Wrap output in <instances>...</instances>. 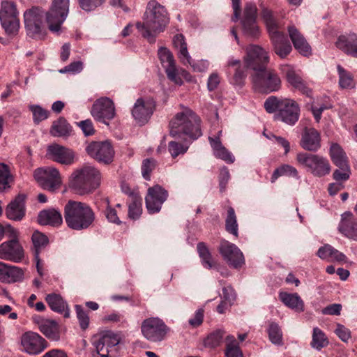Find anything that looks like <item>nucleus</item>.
Instances as JSON below:
<instances>
[{
  "label": "nucleus",
  "mask_w": 357,
  "mask_h": 357,
  "mask_svg": "<svg viewBox=\"0 0 357 357\" xmlns=\"http://www.w3.org/2000/svg\"><path fill=\"white\" fill-rule=\"evenodd\" d=\"M168 22L166 8L155 0H151L147 3L143 22H137L136 27L144 38L153 43L157 35L164 31Z\"/></svg>",
  "instance_id": "f257e3e1"
},
{
  "label": "nucleus",
  "mask_w": 357,
  "mask_h": 357,
  "mask_svg": "<svg viewBox=\"0 0 357 357\" xmlns=\"http://www.w3.org/2000/svg\"><path fill=\"white\" fill-rule=\"evenodd\" d=\"M200 119L189 108L177 113L169 123L170 135L175 138L197 139L202 135Z\"/></svg>",
  "instance_id": "f03ea898"
},
{
  "label": "nucleus",
  "mask_w": 357,
  "mask_h": 357,
  "mask_svg": "<svg viewBox=\"0 0 357 357\" xmlns=\"http://www.w3.org/2000/svg\"><path fill=\"white\" fill-rule=\"evenodd\" d=\"M101 173L96 167L84 165L75 169L69 177V188L79 195L94 192L101 184Z\"/></svg>",
  "instance_id": "7ed1b4c3"
},
{
  "label": "nucleus",
  "mask_w": 357,
  "mask_h": 357,
  "mask_svg": "<svg viewBox=\"0 0 357 357\" xmlns=\"http://www.w3.org/2000/svg\"><path fill=\"white\" fill-rule=\"evenodd\" d=\"M64 218L70 229L83 230L93 224L95 213L87 204L69 200L64 207Z\"/></svg>",
  "instance_id": "20e7f679"
},
{
  "label": "nucleus",
  "mask_w": 357,
  "mask_h": 357,
  "mask_svg": "<svg viewBox=\"0 0 357 357\" xmlns=\"http://www.w3.org/2000/svg\"><path fill=\"white\" fill-rule=\"evenodd\" d=\"M298 163L317 177H323L331 172L329 161L324 157L307 153H299L296 155Z\"/></svg>",
  "instance_id": "39448f33"
},
{
  "label": "nucleus",
  "mask_w": 357,
  "mask_h": 357,
  "mask_svg": "<svg viewBox=\"0 0 357 357\" xmlns=\"http://www.w3.org/2000/svg\"><path fill=\"white\" fill-rule=\"evenodd\" d=\"M253 88L263 93L278 91L281 88V79L273 70H263L255 73L251 77Z\"/></svg>",
  "instance_id": "423d86ee"
},
{
  "label": "nucleus",
  "mask_w": 357,
  "mask_h": 357,
  "mask_svg": "<svg viewBox=\"0 0 357 357\" xmlns=\"http://www.w3.org/2000/svg\"><path fill=\"white\" fill-rule=\"evenodd\" d=\"M169 331V328L165 321L159 317L145 319L141 324V332L143 336L151 342L164 340Z\"/></svg>",
  "instance_id": "0eeeda50"
},
{
  "label": "nucleus",
  "mask_w": 357,
  "mask_h": 357,
  "mask_svg": "<svg viewBox=\"0 0 357 357\" xmlns=\"http://www.w3.org/2000/svg\"><path fill=\"white\" fill-rule=\"evenodd\" d=\"M243 61L246 67L255 73L265 70L269 63L268 52L262 47L250 44L245 49Z\"/></svg>",
  "instance_id": "6e6552de"
},
{
  "label": "nucleus",
  "mask_w": 357,
  "mask_h": 357,
  "mask_svg": "<svg viewBox=\"0 0 357 357\" xmlns=\"http://www.w3.org/2000/svg\"><path fill=\"white\" fill-rule=\"evenodd\" d=\"M120 337L112 331H105L101 333L93 345L100 357H116L119 351Z\"/></svg>",
  "instance_id": "1a4fd4ad"
},
{
  "label": "nucleus",
  "mask_w": 357,
  "mask_h": 357,
  "mask_svg": "<svg viewBox=\"0 0 357 357\" xmlns=\"http://www.w3.org/2000/svg\"><path fill=\"white\" fill-rule=\"evenodd\" d=\"M69 0H53L52 6L46 13L49 29L58 32L65 21L69 10Z\"/></svg>",
  "instance_id": "9d476101"
},
{
  "label": "nucleus",
  "mask_w": 357,
  "mask_h": 357,
  "mask_svg": "<svg viewBox=\"0 0 357 357\" xmlns=\"http://www.w3.org/2000/svg\"><path fill=\"white\" fill-rule=\"evenodd\" d=\"M44 11L39 7H32L24 13V26L27 35L41 38L43 33Z\"/></svg>",
  "instance_id": "9b49d317"
},
{
  "label": "nucleus",
  "mask_w": 357,
  "mask_h": 357,
  "mask_svg": "<svg viewBox=\"0 0 357 357\" xmlns=\"http://www.w3.org/2000/svg\"><path fill=\"white\" fill-rule=\"evenodd\" d=\"M33 176L43 189L51 192L57 190L61 184L60 173L53 167L38 168L34 171Z\"/></svg>",
  "instance_id": "f8f14e48"
},
{
  "label": "nucleus",
  "mask_w": 357,
  "mask_h": 357,
  "mask_svg": "<svg viewBox=\"0 0 357 357\" xmlns=\"http://www.w3.org/2000/svg\"><path fill=\"white\" fill-rule=\"evenodd\" d=\"M88 155L100 163L110 164L114 157V148L109 141L92 142L86 147Z\"/></svg>",
  "instance_id": "ddd939ff"
},
{
  "label": "nucleus",
  "mask_w": 357,
  "mask_h": 357,
  "mask_svg": "<svg viewBox=\"0 0 357 357\" xmlns=\"http://www.w3.org/2000/svg\"><path fill=\"white\" fill-rule=\"evenodd\" d=\"M15 4L10 1L1 3L0 20L3 28L8 34H15L20 29V20L17 17Z\"/></svg>",
  "instance_id": "4468645a"
},
{
  "label": "nucleus",
  "mask_w": 357,
  "mask_h": 357,
  "mask_svg": "<svg viewBox=\"0 0 357 357\" xmlns=\"http://www.w3.org/2000/svg\"><path fill=\"white\" fill-rule=\"evenodd\" d=\"M257 7L252 3L245 4L243 17L241 20L242 31L244 36L252 39L259 38L261 32L256 22Z\"/></svg>",
  "instance_id": "2eb2a0df"
},
{
  "label": "nucleus",
  "mask_w": 357,
  "mask_h": 357,
  "mask_svg": "<svg viewBox=\"0 0 357 357\" xmlns=\"http://www.w3.org/2000/svg\"><path fill=\"white\" fill-rule=\"evenodd\" d=\"M115 114L114 103L107 97L97 99L91 109V114L96 121L107 125L109 124L107 121L113 119Z\"/></svg>",
  "instance_id": "dca6fc26"
},
{
  "label": "nucleus",
  "mask_w": 357,
  "mask_h": 357,
  "mask_svg": "<svg viewBox=\"0 0 357 357\" xmlns=\"http://www.w3.org/2000/svg\"><path fill=\"white\" fill-rule=\"evenodd\" d=\"M168 197V192L159 185L150 187L145 197L146 207L149 213H158Z\"/></svg>",
  "instance_id": "f3484780"
},
{
  "label": "nucleus",
  "mask_w": 357,
  "mask_h": 357,
  "mask_svg": "<svg viewBox=\"0 0 357 357\" xmlns=\"http://www.w3.org/2000/svg\"><path fill=\"white\" fill-rule=\"evenodd\" d=\"M218 250L223 259L233 268H240L245 264L241 251L236 245L228 241L222 240Z\"/></svg>",
  "instance_id": "a211bd4d"
},
{
  "label": "nucleus",
  "mask_w": 357,
  "mask_h": 357,
  "mask_svg": "<svg viewBox=\"0 0 357 357\" xmlns=\"http://www.w3.org/2000/svg\"><path fill=\"white\" fill-rule=\"evenodd\" d=\"M158 54L167 78L177 85H182L183 82L179 77L178 69L172 53L166 47H160Z\"/></svg>",
  "instance_id": "6ab92c4d"
},
{
  "label": "nucleus",
  "mask_w": 357,
  "mask_h": 357,
  "mask_svg": "<svg viewBox=\"0 0 357 357\" xmlns=\"http://www.w3.org/2000/svg\"><path fill=\"white\" fill-rule=\"evenodd\" d=\"M24 258V250L19 241H6L0 245V259L19 263Z\"/></svg>",
  "instance_id": "aec40b11"
},
{
  "label": "nucleus",
  "mask_w": 357,
  "mask_h": 357,
  "mask_svg": "<svg viewBox=\"0 0 357 357\" xmlns=\"http://www.w3.org/2000/svg\"><path fill=\"white\" fill-rule=\"evenodd\" d=\"M23 349L28 354L36 355L41 353L47 347V342L38 333L26 332L21 337Z\"/></svg>",
  "instance_id": "412c9836"
},
{
  "label": "nucleus",
  "mask_w": 357,
  "mask_h": 357,
  "mask_svg": "<svg viewBox=\"0 0 357 357\" xmlns=\"http://www.w3.org/2000/svg\"><path fill=\"white\" fill-rule=\"evenodd\" d=\"M47 151L52 160L62 165H70L76 159V154L73 150L57 144L48 146Z\"/></svg>",
  "instance_id": "4be33fe9"
},
{
  "label": "nucleus",
  "mask_w": 357,
  "mask_h": 357,
  "mask_svg": "<svg viewBox=\"0 0 357 357\" xmlns=\"http://www.w3.org/2000/svg\"><path fill=\"white\" fill-rule=\"evenodd\" d=\"M155 109L154 102L151 100L139 98L132 110V115L137 123L144 125L148 122Z\"/></svg>",
  "instance_id": "5701e85b"
},
{
  "label": "nucleus",
  "mask_w": 357,
  "mask_h": 357,
  "mask_svg": "<svg viewBox=\"0 0 357 357\" xmlns=\"http://www.w3.org/2000/svg\"><path fill=\"white\" fill-rule=\"evenodd\" d=\"M300 108L296 101L291 99L284 98V103L279 112L277 114V118L289 125H294L299 119Z\"/></svg>",
  "instance_id": "b1692460"
},
{
  "label": "nucleus",
  "mask_w": 357,
  "mask_h": 357,
  "mask_svg": "<svg viewBox=\"0 0 357 357\" xmlns=\"http://www.w3.org/2000/svg\"><path fill=\"white\" fill-rule=\"evenodd\" d=\"M26 200L25 194L17 195L6 206V217L11 220L21 221L26 215Z\"/></svg>",
  "instance_id": "393cba45"
},
{
  "label": "nucleus",
  "mask_w": 357,
  "mask_h": 357,
  "mask_svg": "<svg viewBox=\"0 0 357 357\" xmlns=\"http://www.w3.org/2000/svg\"><path fill=\"white\" fill-rule=\"evenodd\" d=\"M245 64L243 65L239 59L231 58L227 66V73L229 75L233 73L229 78V82L235 86H243L247 77Z\"/></svg>",
  "instance_id": "a878e982"
},
{
  "label": "nucleus",
  "mask_w": 357,
  "mask_h": 357,
  "mask_svg": "<svg viewBox=\"0 0 357 357\" xmlns=\"http://www.w3.org/2000/svg\"><path fill=\"white\" fill-rule=\"evenodd\" d=\"M338 231L346 238L357 241V218L350 211L343 213Z\"/></svg>",
  "instance_id": "bb28decb"
},
{
  "label": "nucleus",
  "mask_w": 357,
  "mask_h": 357,
  "mask_svg": "<svg viewBox=\"0 0 357 357\" xmlns=\"http://www.w3.org/2000/svg\"><path fill=\"white\" fill-rule=\"evenodd\" d=\"M274 52L284 59L291 52L292 47L284 34L280 31L269 35Z\"/></svg>",
  "instance_id": "cd10ccee"
},
{
  "label": "nucleus",
  "mask_w": 357,
  "mask_h": 357,
  "mask_svg": "<svg viewBox=\"0 0 357 357\" xmlns=\"http://www.w3.org/2000/svg\"><path fill=\"white\" fill-rule=\"evenodd\" d=\"M285 77L288 83L296 89L300 91L302 93L307 96L312 94L311 89L307 86L305 82L296 73L292 66H287L282 69Z\"/></svg>",
  "instance_id": "c85d7f7f"
},
{
  "label": "nucleus",
  "mask_w": 357,
  "mask_h": 357,
  "mask_svg": "<svg viewBox=\"0 0 357 357\" xmlns=\"http://www.w3.org/2000/svg\"><path fill=\"white\" fill-rule=\"evenodd\" d=\"M319 132L313 128H305L302 135L301 146L309 151H317L321 146Z\"/></svg>",
  "instance_id": "c756f323"
},
{
  "label": "nucleus",
  "mask_w": 357,
  "mask_h": 357,
  "mask_svg": "<svg viewBox=\"0 0 357 357\" xmlns=\"http://www.w3.org/2000/svg\"><path fill=\"white\" fill-rule=\"evenodd\" d=\"M289 38L295 49L302 55L311 54V47L303 34L294 26H288Z\"/></svg>",
  "instance_id": "7c9ffc66"
},
{
  "label": "nucleus",
  "mask_w": 357,
  "mask_h": 357,
  "mask_svg": "<svg viewBox=\"0 0 357 357\" xmlns=\"http://www.w3.org/2000/svg\"><path fill=\"white\" fill-rule=\"evenodd\" d=\"M24 271L15 266L8 265L0 261V281L11 283L20 281L23 279Z\"/></svg>",
  "instance_id": "2f4dec72"
},
{
  "label": "nucleus",
  "mask_w": 357,
  "mask_h": 357,
  "mask_svg": "<svg viewBox=\"0 0 357 357\" xmlns=\"http://www.w3.org/2000/svg\"><path fill=\"white\" fill-rule=\"evenodd\" d=\"M336 46L347 55L357 58V34L354 33L339 36Z\"/></svg>",
  "instance_id": "473e14b6"
},
{
  "label": "nucleus",
  "mask_w": 357,
  "mask_h": 357,
  "mask_svg": "<svg viewBox=\"0 0 357 357\" xmlns=\"http://www.w3.org/2000/svg\"><path fill=\"white\" fill-rule=\"evenodd\" d=\"M38 222L40 225L58 227L63 222L61 214L54 208L41 211L38 215Z\"/></svg>",
  "instance_id": "72a5a7b5"
},
{
  "label": "nucleus",
  "mask_w": 357,
  "mask_h": 357,
  "mask_svg": "<svg viewBox=\"0 0 357 357\" xmlns=\"http://www.w3.org/2000/svg\"><path fill=\"white\" fill-rule=\"evenodd\" d=\"M45 301L49 307L54 312L63 314L65 318H68L70 317V310L68 305L59 294H47L45 298Z\"/></svg>",
  "instance_id": "f704fd0d"
},
{
  "label": "nucleus",
  "mask_w": 357,
  "mask_h": 357,
  "mask_svg": "<svg viewBox=\"0 0 357 357\" xmlns=\"http://www.w3.org/2000/svg\"><path fill=\"white\" fill-rule=\"evenodd\" d=\"M279 298L286 306L296 312L304 311V303L297 293L280 292Z\"/></svg>",
  "instance_id": "c9c22d12"
},
{
  "label": "nucleus",
  "mask_w": 357,
  "mask_h": 357,
  "mask_svg": "<svg viewBox=\"0 0 357 357\" xmlns=\"http://www.w3.org/2000/svg\"><path fill=\"white\" fill-rule=\"evenodd\" d=\"M123 191L129 195L131 199L130 203L128 204V217L132 220L138 219L142 213V197L137 192H128L126 190H123Z\"/></svg>",
  "instance_id": "e433bc0d"
},
{
  "label": "nucleus",
  "mask_w": 357,
  "mask_h": 357,
  "mask_svg": "<svg viewBox=\"0 0 357 357\" xmlns=\"http://www.w3.org/2000/svg\"><path fill=\"white\" fill-rule=\"evenodd\" d=\"M330 156L333 164L337 167H350L346 153L337 144H333L331 145Z\"/></svg>",
  "instance_id": "4c0bfd02"
},
{
  "label": "nucleus",
  "mask_w": 357,
  "mask_h": 357,
  "mask_svg": "<svg viewBox=\"0 0 357 357\" xmlns=\"http://www.w3.org/2000/svg\"><path fill=\"white\" fill-rule=\"evenodd\" d=\"M40 332L48 339L56 341L59 339V330L57 323L53 320H45L39 326Z\"/></svg>",
  "instance_id": "58836bf2"
},
{
  "label": "nucleus",
  "mask_w": 357,
  "mask_h": 357,
  "mask_svg": "<svg viewBox=\"0 0 357 357\" xmlns=\"http://www.w3.org/2000/svg\"><path fill=\"white\" fill-rule=\"evenodd\" d=\"M71 132V126L63 117H60L57 121H54L50 130V133L54 137L69 136Z\"/></svg>",
  "instance_id": "ea45409f"
},
{
  "label": "nucleus",
  "mask_w": 357,
  "mask_h": 357,
  "mask_svg": "<svg viewBox=\"0 0 357 357\" xmlns=\"http://www.w3.org/2000/svg\"><path fill=\"white\" fill-rule=\"evenodd\" d=\"M329 344V341L324 333L318 327L313 328L312 339L310 343L312 348L320 351L321 349L327 347Z\"/></svg>",
  "instance_id": "a19ab883"
},
{
  "label": "nucleus",
  "mask_w": 357,
  "mask_h": 357,
  "mask_svg": "<svg viewBox=\"0 0 357 357\" xmlns=\"http://www.w3.org/2000/svg\"><path fill=\"white\" fill-rule=\"evenodd\" d=\"M33 254H40L49 243L47 236L39 231H35L31 236Z\"/></svg>",
  "instance_id": "79ce46f5"
},
{
  "label": "nucleus",
  "mask_w": 357,
  "mask_h": 357,
  "mask_svg": "<svg viewBox=\"0 0 357 357\" xmlns=\"http://www.w3.org/2000/svg\"><path fill=\"white\" fill-rule=\"evenodd\" d=\"M339 75V84L342 89H353L355 87L356 82L353 75L340 65L337 67Z\"/></svg>",
  "instance_id": "37998d69"
},
{
  "label": "nucleus",
  "mask_w": 357,
  "mask_h": 357,
  "mask_svg": "<svg viewBox=\"0 0 357 357\" xmlns=\"http://www.w3.org/2000/svg\"><path fill=\"white\" fill-rule=\"evenodd\" d=\"M225 356L227 357H243L238 343L233 335L227 336Z\"/></svg>",
  "instance_id": "c03bdc74"
},
{
  "label": "nucleus",
  "mask_w": 357,
  "mask_h": 357,
  "mask_svg": "<svg viewBox=\"0 0 357 357\" xmlns=\"http://www.w3.org/2000/svg\"><path fill=\"white\" fill-rule=\"evenodd\" d=\"M225 229L226 231L236 237L238 236V223L237 218L234 211V209L229 206L227 208V217L225 219Z\"/></svg>",
  "instance_id": "a18cd8bd"
},
{
  "label": "nucleus",
  "mask_w": 357,
  "mask_h": 357,
  "mask_svg": "<svg viewBox=\"0 0 357 357\" xmlns=\"http://www.w3.org/2000/svg\"><path fill=\"white\" fill-rule=\"evenodd\" d=\"M287 176L294 178H298L297 169L289 165H282L277 168L271 176V183H274L280 176Z\"/></svg>",
  "instance_id": "49530a36"
},
{
  "label": "nucleus",
  "mask_w": 357,
  "mask_h": 357,
  "mask_svg": "<svg viewBox=\"0 0 357 357\" xmlns=\"http://www.w3.org/2000/svg\"><path fill=\"white\" fill-rule=\"evenodd\" d=\"M261 17L266 24L269 35L279 31L278 24L271 10L264 8L261 10Z\"/></svg>",
  "instance_id": "de8ad7c7"
},
{
  "label": "nucleus",
  "mask_w": 357,
  "mask_h": 357,
  "mask_svg": "<svg viewBox=\"0 0 357 357\" xmlns=\"http://www.w3.org/2000/svg\"><path fill=\"white\" fill-rule=\"evenodd\" d=\"M197 248L199 255L202 259L203 266L208 268H212V256L206 244L203 242H200L197 244Z\"/></svg>",
  "instance_id": "09e8293b"
},
{
  "label": "nucleus",
  "mask_w": 357,
  "mask_h": 357,
  "mask_svg": "<svg viewBox=\"0 0 357 357\" xmlns=\"http://www.w3.org/2000/svg\"><path fill=\"white\" fill-rule=\"evenodd\" d=\"M11 181L12 176L9 167L4 163H0V190L9 188V183Z\"/></svg>",
  "instance_id": "8fccbe9b"
},
{
  "label": "nucleus",
  "mask_w": 357,
  "mask_h": 357,
  "mask_svg": "<svg viewBox=\"0 0 357 357\" xmlns=\"http://www.w3.org/2000/svg\"><path fill=\"white\" fill-rule=\"evenodd\" d=\"M224 331L221 330L215 331L209 334L204 340L205 347L215 348L218 347L223 339Z\"/></svg>",
  "instance_id": "3c124183"
},
{
  "label": "nucleus",
  "mask_w": 357,
  "mask_h": 357,
  "mask_svg": "<svg viewBox=\"0 0 357 357\" xmlns=\"http://www.w3.org/2000/svg\"><path fill=\"white\" fill-rule=\"evenodd\" d=\"M269 340L273 344H282V333L279 326L275 323H271L268 329Z\"/></svg>",
  "instance_id": "603ef678"
},
{
  "label": "nucleus",
  "mask_w": 357,
  "mask_h": 357,
  "mask_svg": "<svg viewBox=\"0 0 357 357\" xmlns=\"http://www.w3.org/2000/svg\"><path fill=\"white\" fill-rule=\"evenodd\" d=\"M282 103H284V99L278 98L276 96H270L264 102V108L268 113L275 112H279Z\"/></svg>",
  "instance_id": "864d4df0"
},
{
  "label": "nucleus",
  "mask_w": 357,
  "mask_h": 357,
  "mask_svg": "<svg viewBox=\"0 0 357 357\" xmlns=\"http://www.w3.org/2000/svg\"><path fill=\"white\" fill-rule=\"evenodd\" d=\"M157 162L153 158H146L142 161V174L144 179L149 181L151 179V174L155 169Z\"/></svg>",
  "instance_id": "5fc2aeb1"
},
{
  "label": "nucleus",
  "mask_w": 357,
  "mask_h": 357,
  "mask_svg": "<svg viewBox=\"0 0 357 357\" xmlns=\"http://www.w3.org/2000/svg\"><path fill=\"white\" fill-rule=\"evenodd\" d=\"M29 109L33 113V121L36 124L48 118L49 112L39 105H31Z\"/></svg>",
  "instance_id": "6e6d98bb"
},
{
  "label": "nucleus",
  "mask_w": 357,
  "mask_h": 357,
  "mask_svg": "<svg viewBox=\"0 0 357 357\" xmlns=\"http://www.w3.org/2000/svg\"><path fill=\"white\" fill-rule=\"evenodd\" d=\"M75 307L79 326L84 331L89 325V317L81 305H76Z\"/></svg>",
  "instance_id": "4d7b16f0"
},
{
  "label": "nucleus",
  "mask_w": 357,
  "mask_h": 357,
  "mask_svg": "<svg viewBox=\"0 0 357 357\" xmlns=\"http://www.w3.org/2000/svg\"><path fill=\"white\" fill-rule=\"evenodd\" d=\"M188 149V146L187 145L175 141H171L168 144L169 151L173 158H176L180 154H184Z\"/></svg>",
  "instance_id": "13d9d810"
},
{
  "label": "nucleus",
  "mask_w": 357,
  "mask_h": 357,
  "mask_svg": "<svg viewBox=\"0 0 357 357\" xmlns=\"http://www.w3.org/2000/svg\"><path fill=\"white\" fill-rule=\"evenodd\" d=\"M105 202L107 204L105 215L107 220L116 225H121V221L117 215V211L115 208L110 206L109 199L105 198Z\"/></svg>",
  "instance_id": "bf43d9fd"
},
{
  "label": "nucleus",
  "mask_w": 357,
  "mask_h": 357,
  "mask_svg": "<svg viewBox=\"0 0 357 357\" xmlns=\"http://www.w3.org/2000/svg\"><path fill=\"white\" fill-rule=\"evenodd\" d=\"M351 175L350 167H338L335 169L333 174V178L334 180L338 182H343L347 181Z\"/></svg>",
  "instance_id": "052dcab7"
},
{
  "label": "nucleus",
  "mask_w": 357,
  "mask_h": 357,
  "mask_svg": "<svg viewBox=\"0 0 357 357\" xmlns=\"http://www.w3.org/2000/svg\"><path fill=\"white\" fill-rule=\"evenodd\" d=\"M105 1V0H78L79 7L87 12L95 10Z\"/></svg>",
  "instance_id": "680f3d73"
},
{
  "label": "nucleus",
  "mask_w": 357,
  "mask_h": 357,
  "mask_svg": "<svg viewBox=\"0 0 357 357\" xmlns=\"http://www.w3.org/2000/svg\"><path fill=\"white\" fill-rule=\"evenodd\" d=\"M331 107V105L329 103H322L320 105H316L315 104H312L310 107V109L313 114V116L317 122H319L322 112L328 109Z\"/></svg>",
  "instance_id": "e2e57ef3"
},
{
  "label": "nucleus",
  "mask_w": 357,
  "mask_h": 357,
  "mask_svg": "<svg viewBox=\"0 0 357 357\" xmlns=\"http://www.w3.org/2000/svg\"><path fill=\"white\" fill-rule=\"evenodd\" d=\"M214 155L216 158H220L227 163H233L235 160L234 157L225 146H222L214 151Z\"/></svg>",
  "instance_id": "0e129e2a"
},
{
  "label": "nucleus",
  "mask_w": 357,
  "mask_h": 357,
  "mask_svg": "<svg viewBox=\"0 0 357 357\" xmlns=\"http://www.w3.org/2000/svg\"><path fill=\"white\" fill-rule=\"evenodd\" d=\"M335 333L344 342H347L351 337L350 330L341 324H337Z\"/></svg>",
  "instance_id": "69168bd1"
},
{
  "label": "nucleus",
  "mask_w": 357,
  "mask_h": 357,
  "mask_svg": "<svg viewBox=\"0 0 357 357\" xmlns=\"http://www.w3.org/2000/svg\"><path fill=\"white\" fill-rule=\"evenodd\" d=\"M229 178L230 174L229 172V169L225 167H223L220 171L219 176V185L220 192L225 191Z\"/></svg>",
  "instance_id": "338daca9"
},
{
  "label": "nucleus",
  "mask_w": 357,
  "mask_h": 357,
  "mask_svg": "<svg viewBox=\"0 0 357 357\" xmlns=\"http://www.w3.org/2000/svg\"><path fill=\"white\" fill-rule=\"evenodd\" d=\"M177 51L178 57L183 64H191V56L188 51L187 43L180 49H178Z\"/></svg>",
  "instance_id": "774afa93"
}]
</instances>
